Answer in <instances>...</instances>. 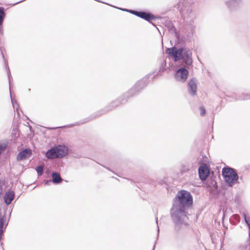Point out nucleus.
<instances>
[{
	"label": "nucleus",
	"instance_id": "nucleus-28",
	"mask_svg": "<svg viewBox=\"0 0 250 250\" xmlns=\"http://www.w3.org/2000/svg\"><path fill=\"white\" fill-rule=\"evenodd\" d=\"M233 217L234 219H235L238 221H239L240 220V217L238 215L235 214L233 215Z\"/></svg>",
	"mask_w": 250,
	"mask_h": 250
},
{
	"label": "nucleus",
	"instance_id": "nucleus-5",
	"mask_svg": "<svg viewBox=\"0 0 250 250\" xmlns=\"http://www.w3.org/2000/svg\"><path fill=\"white\" fill-rule=\"evenodd\" d=\"M166 53L170 55L175 62L181 60L182 57V47L177 48L175 46L168 48L166 50Z\"/></svg>",
	"mask_w": 250,
	"mask_h": 250
},
{
	"label": "nucleus",
	"instance_id": "nucleus-11",
	"mask_svg": "<svg viewBox=\"0 0 250 250\" xmlns=\"http://www.w3.org/2000/svg\"><path fill=\"white\" fill-rule=\"evenodd\" d=\"M137 17L148 21L154 19V16L152 14L143 11H139Z\"/></svg>",
	"mask_w": 250,
	"mask_h": 250
},
{
	"label": "nucleus",
	"instance_id": "nucleus-19",
	"mask_svg": "<svg viewBox=\"0 0 250 250\" xmlns=\"http://www.w3.org/2000/svg\"><path fill=\"white\" fill-rule=\"evenodd\" d=\"M44 170V166L43 165H40L36 167V170L37 172L38 176L42 175Z\"/></svg>",
	"mask_w": 250,
	"mask_h": 250
},
{
	"label": "nucleus",
	"instance_id": "nucleus-18",
	"mask_svg": "<svg viewBox=\"0 0 250 250\" xmlns=\"http://www.w3.org/2000/svg\"><path fill=\"white\" fill-rule=\"evenodd\" d=\"M5 17L4 8L0 6V26H1Z\"/></svg>",
	"mask_w": 250,
	"mask_h": 250
},
{
	"label": "nucleus",
	"instance_id": "nucleus-22",
	"mask_svg": "<svg viewBox=\"0 0 250 250\" xmlns=\"http://www.w3.org/2000/svg\"><path fill=\"white\" fill-rule=\"evenodd\" d=\"M121 10H122V11H126V12H128L132 14H133L136 16H137L138 15V11H136V10H128V9H122V8H120Z\"/></svg>",
	"mask_w": 250,
	"mask_h": 250
},
{
	"label": "nucleus",
	"instance_id": "nucleus-1",
	"mask_svg": "<svg viewBox=\"0 0 250 250\" xmlns=\"http://www.w3.org/2000/svg\"><path fill=\"white\" fill-rule=\"evenodd\" d=\"M193 203V198L190 193L182 190L178 191L175 197L173 199L172 205L170 210L171 220L174 225L173 233L177 237L181 230L188 224L187 222L188 217L186 209Z\"/></svg>",
	"mask_w": 250,
	"mask_h": 250
},
{
	"label": "nucleus",
	"instance_id": "nucleus-14",
	"mask_svg": "<svg viewBox=\"0 0 250 250\" xmlns=\"http://www.w3.org/2000/svg\"><path fill=\"white\" fill-rule=\"evenodd\" d=\"M15 193L13 191H9L5 193L4 202L7 205H10L14 198Z\"/></svg>",
	"mask_w": 250,
	"mask_h": 250
},
{
	"label": "nucleus",
	"instance_id": "nucleus-10",
	"mask_svg": "<svg viewBox=\"0 0 250 250\" xmlns=\"http://www.w3.org/2000/svg\"><path fill=\"white\" fill-rule=\"evenodd\" d=\"M32 155V151L29 148H25L21 151L17 155L18 160H24L30 157Z\"/></svg>",
	"mask_w": 250,
	"mask_h": 250
},
{
	"label": "nucleus",
	"instance_id": "nucleus-20",
	"mask_svg": "<svg viewBox=\"0 0 250 250\" xmlns=\"http://www.w3.org/2000/svg\"><path fill=\"white\" fill-rule=\"evenodd\" d=\"M190 169V167L189 165H183L181 169V171L182 173H186Z\"/></svg>",
	"mask_w": 250,
	"mask_h": 250
},
{
	"label": "nucleus",
	"instance_id": "nucleus-3",
	"mask_svg": "<svg viewBox=\"0 0 250 250\" xmlns=\"http://www.w3.org/2000/svg\"><path fill=\"white\" fill-rule=\"evenodd\" d=\"M222 176L225 182L230 187L239 183V176L234 168L227 167L222 169Z\"/></svg>",
	"mask_w": 250,
	"mask_h": 250
},
{
	"label": "nucleus",
	"instance_id": "nucleus-8",
	"mask_svg": "<svg viewBox=\"0 0 250 250\" xmlns=\"http://www.w3.org/2000/svg\"><path fill=\"white\" fill-rule=\"evenodd\" d=\"M198 173L201 181H205L207 179L209 174V171L206 164H203L199 167Z\"/></svg>",
	"mask_w": 250,
	"mask_h": 250
},
{
	"label": "nucleus",
	"instance_id": "nucleus-2",
	"mask_svg": "<svg viewBox=\"0 0 250 250\" xmlns=\"http://www.w3.org/2000/svg\"><path fill=\"white\" fill-rule=\"evenodd\" d=\"M146 86V84L144 81L137 82L128 91L124 93L117 100L113 101L109 105L105 107L104 110L106 111L111 110L120 104L126 102L128 99L139 93Z\"/></svg>",
	"mask_w": 250,
	"mask_h": 250
},
{
	"label": "nucleus",
	"instance_id": "nucleus-12",
	"mask_svg": "<svg viewBox=\"0 0 250 250\" xmlns=\"http://www.w3.org/2000/svg\"><path fill=\"white\" fill-rule=\"evenodd\" d=\"M56 151L57 153L59 158H62L65 156L67 153L68 149L64 146H58L55 147Z\"/></svg>",
	"mask_w": 250,
	"mask_h": 250
},
{
	"label": "nucleus",
	"instance_id": "nucleus-4",
	"mask_svg": "<svg viewBox=\"0 0 250 250\" xmlns=\"http://www.w3.org/2000/svg\"><path fill=\"white\" fill-rule=\"evenodd\" d=\"M192 50L190 48L182 47V57L181 60L184 63L185 67H189L192 65Z\"/></svg>",
	"mask_w": 250,
	"mask_h": 250
},
{
	"label": "nucleus",
	"instance_id": "nucleus-15",
	"mask_svg": "<svg viewBox=\"0 0 250 250\" xmlns=\"http://www.w3.org/2000/svg\"><path fill=\"white\" fill-rule=\"evenodd\" d=\"M52 182L55 184H58L61 183L62 181L60 174L56 172H53L52 173Z\"/></svg>",
	"mask_w": 250,
	"mask_h": 250
},
{
	"label": "nucleus",
	"instance_id": "nucleus-30",
	"mask_svg": "<svg viewBox=\"0 0 250 250\" xmlns=\"http://www.w3.org/2000/svg\"><path fill=\"white\" fill-rule=\"evenodd\" d=\"M2 234H3V233H0V241L1 240V239L2 238Z\"/></svg>",
	"mask_w": 250,
	"mask_h": 250
},
{
	"label": "nucleus",
	"instance_id": "nucleus-29",
	"mask_svg": "<svg viewBox=\"0 0 250 250\" xmlns=\"http://www.w3.org/2000/svg\"><path fill=\"white\" fill-rule=\"evenodd\" d=\"M44 182L45 185H49V184L52 181L51 180H44Z\"/></svg>",
	"mask_w": 250,
	"mask_h": 250
},
{
	"label": "nucleus",
	"instance_id": "nucleus-21",
	"mask_svg": "<svg viewBox=\"0 0 250 250\" xmlns=\"http://www.w3.org/2000/svg\"><path fill=\"white\" fill-rule=\"evenodd\" d=\"M250 99V93H243L242 95L238 98L240 100H247Z\"/></svg>",
	"mask_w": 250,
	"mask_h": 250
},
{
	"label": "nucleus",
	"instance_id": "nucleus-31",
	"mask_svg": "<svg viewBox=\"0 0 250 250\" xmlns=\"http://www.w3.org/2000/svg\"><path fill=\"white\" fill-rule=\"evenodd\" d=\"M155 245H154L153 247V249L152 250H155Z\"/></svg>",
	"mask_w": 250,
	"mask_h": 250
},
{
	"label": "nucleus",
	"instance_id": "nucleus-6",
	"mask_svg": "<svg viewBox=\"0 0 250 250\" xmlns=\"http://www.w3.org/2000/svg\"><path fill=\"white\" fill-rule=\"evenodd\" d=\"M188 73L187 69L185 67H181L176 71L174 77L177 81L184 83L188 79Z\"/></svg>",
	"mask_w": 250,
	"mask_h": 250
},
{
	"label": "nucleus",
	"instance_id": "nucleus-17",
	"mask_svg": "<svg viewBox=\"0 0 250 250\" xmlns=\"http://www.w3.org/2000/svg\"><path fill=\"white\" fill-rule=\"evenodd\" d=\"M5 216L3 215H2L1 212L0 211V233H3L4 230H3V226H4V222L5 221Z\"/></svg>",
	"mask_w": 250,
	"mask_h": 250
},
{
	"label": "nucleus",
	"instance_id": "nucleus-26",
	"mask_svg": "<svg viewBox=\"0 0 250 250\" xmlns=\"http://www.w3.org/2000/svg\"><path fill=\"white\" fill-rule=\"evenodd\" d=\"M190 29H191V31L193 30L194 28L195 27V25L194 24L193 21H190Z\"/></svg>",
	"mask_w": 250,
	"mask_h": 250
},
{
	"label": "nucleus",
	"instance_id": "nucleus-23",
	"mask_svg": "<svg viewBox=\"0 0 250 250\" xmlns=\"http://www.w3.org/2000/svg\"><path fill=\"white\" fill-rule=\"evenodd\" d=\"M8 79H9V91H10V93H11V90H10V79H11V74H10V69L9 68H8ZM10 96H11V94H10ZM11 102L13 104V100L12 99V97H11Z\"/></svg>",
	"mask_w": 250,
	"mask_h": 250
},
{
	"label": "nucleus",
	"instance_id": "nucleus-9",
	"mask_svg": "<svg viewBox=\"0 0 250 250\" xmlns=\"http://www.w3.org/2000/svg\"><path fill=\"white\" fill-rule=\"evenodd\" d=\"M197 81L196 79H191L188 84V93L192 96L196 95L197 92Z\"/></svg>",
	"mask_w": 250,
	"mask_h": 250
},
{
	"label": "nucleus",
	"instance_id": "nucleus-24",
	"mask_svg": "<svg viewBox=\"0 0 250 250\" xmlns=\"http://www.w3.org/2000/svg\"><path fill=\"white\" fill-rule=\"evenodd\" d=\"M199 109L200 110L201 116H204L205 115L206 112L205 107L203 106H200Z\"/></svg>",
	"mask_w": 250,
	"mask_h": 250
},
{
	"label": "nucleus",
	"instance_id": "nucleus-7",
	"mask_svg": "<svg viewBox=\"0 0 250 250\" xmlns=\"http://www.w3.org/2000/svg\"><path fill=\"white\" fill-rule=\"evenodd\" d=\"M242 0H227L225 1V4L228 9L230 12L237 10L240 7Z\"/></svg>",
	"mask_w": 250,
	"mask_h": 250
},
{
	"label": "nucleus",
	"instance_id": "nucleus-32",
	"mask_svg": "<svg viewBox=\"0 0 250 250\" xmlns=\"http://www.w3.org/2000/svg\"><path fill=\"white\" fill-rule=\"evenodd\" d=\"M28 91L29 92V91H30V88H29V89H28Z\"/></svg>",
	"mask_w": 250,
	"mask_h": 250
},
{
	"label": "nucleus",
	"instance_id": "nucleus-13",
	"mask_svg": "<svg viewBox=\"0 0 250 250\" xmlns=\"http://www.w3.org/2000/svg\"><path fill=\"white\" fill-rule=\"evenodd\" d=\"M55 147H54L48 150L45 153V156L48 159H53L56 158H59L57 153L56 151Z\"/></svg>",
	"mask_w": 250,
	"mask_h": 250
},
{
	"label": "nucleus",
	"instance_id": "nucleus-25",
	"mask_svg": "<svg viewBox=\"0 0 250 250\" xmlns=\"http://www.w3.org/2000/svg\"><path fill=\"white\" fill-rule=\"evenodd\" d=\"M168 29L172 33H174L176 34V29L173 26L171 25L169 26L168 27Z\"/></svg>",
	"mask_w": 250,
	"mask_h": 250
},
{
	"label": "nucleus",
	"instance_id": "nucleus-16",
	"mask_svg": "<svg viewBox=\"0 0 250 250\" xmlns=\"http://www.w3.org/2000/svg\"><path fill=\"white\" fill-rule=\"evenodd\" d=\"M242 215L244 218L245 222L248 228L249 239L250 243V216L246 212H243Z\"/></svg>",
	"mask_w": 250,
	"mask_h": 250
},
{
	"label": "nucleus",
	"instance_id": "nucleus-27",
	"mask_svg": "<svg viewBox=\"0 0 250 250\" xmlns=\"http://www.w3.org/2000/svg\"><path fill=\"white\" fill-rule=\"evenodd\" d=\"M156 223H157V227H158V229H157V239H158V236H159V228L158 224V218H156Z\"/></svg>",
	"mask_w": 250,
	"mask_h": 250
}]
</instances>
